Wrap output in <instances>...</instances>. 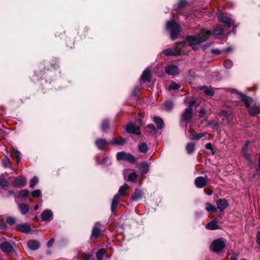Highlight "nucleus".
Here are the masks:
<instances>
[{
    "label": "nucleus",
    "mask_w": 260,
    "mask_h": 260,
    "mask_svg": "<svg viewBox=\"0 0 260 260\" xmlns=\"http://www.w3.org/2000/svg\"><path fill=\"white\" fill-rule=\"evenodd\" d=\"M27 245L30 250L35 251L40 247V243L36 240H30Z\"/></svg>",
    "instance_id": "4468645a"
},
{
    "label": "nucleus",
    "mask_w": 260,
    "mask_h": 260,
    "mask_svg": "<svg viewBox=\"0 0 260 260\" xmlns=\"http://www.w3.org/2000/svg\"><path fill=\"white\" fill-rule=\"evenodd\" d=\"M138 91V89L137 88H135L133 92V94L134 95V96H136L137 95V92Z\"/></svg>",
    "instance_id": "e2e57ef3"
},
{
    "label": "nucleus",
    "mask_w": 260,
    "mask_h": 260,
    "mask_svg": "<svg viewBox=\"0 0 260 260\" xmlns=\"http://www.w3.org/2000/svg\"><path fill=\"white\" fill-rule=\"evenodd\" d=\"M41 217L44 221H50L53 217V212L49 209L45 210L42 213Z\"/></svg>",
    "instance_id": "f8f14e48"
},
{
    "label": "nucleus",
    "mask_w": 260,
    "mask_h": 260,
    "mask_svg": "<svg viewBox=\"0 0 260 260\" xmlns=\"http://www.w3.org/2000/svg\"><path fill=\"white\" fill-rule=\"evenodd\" d=\"M230 260H237V259H236V258L235 257V256L234 255H233L232 256H231Z\"/></svg>",
    "instance_id": "338daca9"
},
{
    "label": "nucleus",
    "mask_w": 260,
    "mask_h": 260,
    "mask_svg": "<svg viewBox=\"0 0 260 260\" xmlns=\"http://www.w3.org/2000/svg\"><path fill=\"white\" fill-rule=\"evenodd\" d=\"M196 101L192 100L190 101L187 107L184 110L181 114V120L182 122H188L190 121L193 116L192 106L195 104Z\"/></svg>",
    "instance_id": "20e7f679"
},
{
    "label": "nucleus",
    "mask_w": 260,
    "mask_h": 260,
    "mask_svg": "<svg viewBox=\"0 0 260 260\" xmlns=\"http://www.w3.org/2000/svg\"><path fill=\"white\" fill-rule=\"evenodd\" d=\"M153 122L156 124L157 125V127L159 129H161L164 126V121L159 116H154L153 118Z\"/></svg>",
    "instance_id": "aec40b11"
},
{
    "label": "nucleus",
    "mask_w": 260,
    "mask_h": 260,
    "mask_svg": "<svg viewBox=\"0 0 260 260\" xmlns=\"http://www.w3.org/2000/svg\"><path fill=\"white\" fill-rule=\"evenodd\" d=\"M128 188L129 186L127 184H124L123 186L120 187L118 194H120L121 196L124 195L126 191Z\"/></svg>",
    "instance_id": "7c9ffc66"
},
{
    "label": "nucleus",
    "mask_w": 260,
    "mask_h": 260,
    "mask_svg": "<svg viewBox=\"0 0 260 260\" xmlns=\"http://www.w3.org/2000/svg\"><path fill=\"white\" fill-rule=\"evenodd\" d=\"M125 154H126V153L124 152H118L116 154V157H117V160H124V157L125 156Z\"/></svg>",
    "instance_id": "79ce46f5"
},
{
    "label": "nucleus",
    "mask_w": 260,
    "mask_h": 260,
    "mask_svg": "<svg viewBox=\"0 0 260 260\" xmlns=\"http://www.w3.org/2000/svg\"><path fill=\"white\" fill-rule=\"evenodd\" d=\"M185 42H182L177 44L176 47L173 49L168 48L164 51V55L166 56L179 55L181 53L182 48L184 46Z\"/></svg>",
    "instance_id": "39448f33"
},
{
    "label": "nucleus",
    "mask_w": 260,
    "mask_h": 260,
    "mask_svg": "<svg viewBox=\"0 0 260 260\" xmlns=\"http://www.w3.org/2000/svg\"><path fill=\"white\" fill-rule=\"evenodd\" d=\"M120 196L118 194L115 195L114 199L112 202L111 209L112 212L114 211L117 208L119 204Z\"/></svg>",
    "instance_id": "412c9836"
},
{
    "label": "nucleus",
    "mask_w": 260,
    "mask_h": 260,
    "mask_svg": "<svg viewBox=\"0 0 260 260\" xmlns=\"http://www.w3.org/2000/svg\"><path fill=\"white\" fill-rule=\"evenodd\" d=\"M14 192L13 191H10L9 192V196L10 197L14 194Z\"/></svg>",
    "instance_id": "0e129e2a"
},
{
    "label": "nucleus",
    "mask_w": 260,
    "mask_h": 260,
    "mask_svg": "<svg viewBox=\"0 0 260 260\" xmlns=\"http://www.w3.org/2000/svg\"><path fill=\"white\" fill-rule=\"evenodd\" d=\"M128 171L129 170L128 169L124 170L123 175L124 178H126V176L127 175V180L128 181L132 182H135L138 177L137 174L135 172H132L127 174Z\"/></svg>",
    "instance_id": "dca6fc26"
},
{
    "label": "nucleus",
    "mask_w": 260,
    "mask_h": 260,
    "mask_svg": "<svg viewBox=\"0 0 260 260\" xmlns=\"http://www.w3.org/2000/svg\"><path fill=\"white\" fill-rule=\"evenodd\" d=\"M92 256V255L89 253H83L82 255V257L84 260H88Z\"/></svg>",
    "instance_id": "864d4df0"
},
{
    "label": "nucleus",
    "mask_w": 260,
    "mask_h": 260,
    "mask_svg": "<svg viewBox=\"0 0 260 260\" xmlns=\"http://www.w3.org/2000/svg\"><path fill=\"white\" fill-rule=\"evenodd\" d=\"M16 227L18 230L24 233H27L30 230L29 226L26 223L18 224Z\"/></svg>",
    "instance_id": "6ab92c4d"
},
{
    "label": "nucleus",
    "mask_w": 260,
    "mask_h": 260,
    "mask_svg": "<svg viewBox=\"0 0 260 260\" xmlns=\"http://www.w3.org/2000/svg\"><path fill=\"white\" fill-rule=\"evenodd\" d=\"M212 32L206 29H202L200 33L194 36H189L187 37L185 43H188V45L192 47V49H198L199 45L205 42L211 35ZM186 44H185V45Z\"/></svg>",
    "instance_id": "f257e3e1"
},
{
    "label": "nucleus",
    "mask_w": 260,
    "mask_h": 260,
    "mask_svg": "<svg viewBox=\"0 0 260 260\" xmlns=\"http://www.w3.org/2000/svg\"><path fill=\"white\" fill-rule=\"evenodd\" d=\"M207 194L209 196H210L212 194V190H209L207 192Z\"/></svg>",
    "instance_id": "69168bd1"
},
{
    "label": "nucleus",
    "mask_w": 260,
    "mask_h": 260,
    "mask_svg": "<svg viewBox=\"0 0 260 260\" xmlns=\"http://www.w3.org/2000/svg\"><path fill=\"white\" fill-rule=\"evenodd\" d=\"M218 209L220 211H223L229 206V203L225 199H220L218 200L216 202Z\"/></svg>",
    "instance_id": "ddd939ff"
},
{
    "label": "nucleus",
    "mask_w": 260,
    "mask_h": 260,
    "mask_svg": "<svg viewBox=\"0 0 260 260\" xmlns=\"http://www.w3.org/2000/svg\"><path fill=\"white\" fill-rule=\"evenodd\" d=\"M95 144L100 150L104 149L108 144V142L103 139H98L95 141Z\"/></svg>",
    "instance_id": "f3484780"
},
{
    "label": "nucleus",
    "mask_w": 260,
    "mask_h": 260,
    "mask_svg": "<svg viewBox=\"0 0 260 260\" xmlns=\"http://www.w3.org/2000/svg\"><path fill=\"white\" fill-rule=\"evenodd\" d=\"M141 79L144 82H150V71L148 69L145 70L143 72V73L141 76Z\"/></svg>",
    "instance_id": "5701e85b"
},
{
    "label": "nucleus",
    "mask_w": 260,
    "mask_h": 260,
    "mask_svg": "<svg viewBox=\"0 0 260 260\" xmlns=\"http://www.w3.org/2000/svg\"><path fill=\"white\" fill-rule=\"evenodd\" d=\"M111 164V160L108 157H104L103 159L102 165H109Z\"/></svg>",
    "instance_id": "603ef678"
},
{
    "label": "nucleus",
    "mask_w": 260,
    "mask_h": 260,
    "mask_svg": "<svg viewBox=\"0 0 260 260\" xmlns=\"http://www.w3.org/2000/svg\"><path fill=\"white\" fill-rule=\"evenodd\" d=\"M211 53L215 55H218L221 53V51L218 49H213L211 50Z\"/></svg>",
    "instance_id": "4d7b16f0"
},
{
    "label": "nucleus",
    "mask_w": 260,
    "mask_h": 260,
    "mask_svg": "<svg viewBox=\"0 0 260 260\" xmlns=\"http://www.w3.org/2000/svg\"><path fill=\"white\" fill-rule=\"evenodd\" d=\"M13 154L19 161L21 159V153L16 148H13Z\"/></svg>",
    "instance_id": "de8ad7c7"
},
{
    "label": "nucleus",
    "mask_w": 260,
    "mask_h": 260,
    "mask_svg": "<svg viewBox=\"0 0 260 260\" xmlns=\"http://www.w3.org/2000/svg\"><path fill=\"white\" fill-rule=\"evenodd\" d=\"M125 143V140L124 139H121L120 140H116L115 139L112 140L111 141V144L114 145H123Z\"/></svg>",
    "instance_id": "f704fd0d"
},
{
    "label": "nucleus",
    "mask_w": 260,
    "mask_h": 260,
    "mask_svg": "<svg viewBox=\"0 0 260 260\" xmlns=\"http://www.w3.org/2000/svg\"><path fill=\"white\" fill-rule=\"evenodd\" d=\"M247 144H248V142L246 143V144H245V146L243 147L242 149H243V156L244 157V158L245 159H246L247 160H248L249 162H250V158H249V155L246 152V147H247Z\"/></svg>",
    "instance_id": "a18cd8bd"
},
{
    "label": "nucleus",
    "mask_w": 260,
    "mask_h": 260,
    "mask_svg": "<svg viewBox=\"0 0 260 260\" xmlns=\"http://www.w3.org/2000/svg\"><path fill=\"white\" fill-rule=\"evenodd\" d=\"M204 136V134L200 133L196 135H192L190 137L191 140H198L200 138H202Z\"/></svg>",
    "instance_id": "c03bdc74"
},
{
    "label": "nucleus",
    "mask_w": 260,
    "mask_h": 260,
    "mask_svg": "<svg viewBox=\"0 0 260 260\" xmlns=\"http://www.w3.org/2000/svg\"><path fill=\"white\" fill-rule=\"evenodd\" d=\"M54 242V239L52 238L50 239V240L47 242V246L48 247H50L52 245V244Z\"/></svg>",
    "instance_id": "6e6d98bb"
},
{
    "label": "nucleus",
    "mask_w": 260,
    "mask_h": 260,
    "mask_svg": "<svg viewBox=\"0 0 260 260\" xmlns=\"http://www.w3.org/2000/svg\"><path fill=\"white\" fill-rule=\"evenodd\" d=\"M225 242L222 238L213 241L210 247V249L214 252L218 253L225 247Z\"/></svg>",
    "instance_id": "0eeeda50"
},
{
    "label": "nucleus",
    "mask_w": 260,
    "mask_h": 260,
    "mask_svg": "<svg viewBox=\"0 0 260 260\" xmlns=\"http://www.w3.org/2000/svg\"><path fill=\"white\" fill-rule=\"evenodd\" d=\"M256 242L260 247V232H258L256 236Z\"/></svg>",
    "instance_id": "13d9d810"
},
{
    "label": "nucleus",
    "mask_w": 260,
    "mask_h": 260,
    "mask_svg": "<svg viewBox=\"0 0 260 260\" xmlns=\"http://www.w3.org/2000/svg\"><path fill=\"white\" fill-rule=\"evenodd\" d=\"M148 148L145 142H142L139 145V150L141 152L146 153L148 151Z\"/></svg>",
    "instance_id": "cd10ccee"
},
{
    "label": "nucleus",
    "mask_w": 260,
    "mask_h": 260,
    "mask_svg": "<svg viewBox=\"0 0 260 260\" xmlns=\"http://www.w3.org/2000/svg\"><path fill=\"white\" fill-rule=\"evenodd\" d=\"M41 192L40 190L36 189L31 192V195L35 198L39 197L41 196Z\"/></svg>",
    "instance_id": "09e8293b"
},
{
    "label": "nucleus",
    "mask_w": 260,
    "mask_h": 260,
    "mask_svg": "<svg viewBox=\"0 0 260 260\" xmlns=\"http://www.w3.org/2000/svg\"><path fill=\"white\" fill-rule=\"evenodd\" d=\"M166 29L170 32L171 39L173 40L178 37L180 31V26L173 20L168 21L166 23Z\"/></svg>",
    "instance_id": "7ed1b4c3"
},
{
    "label": "nucleus",
    "mask_w": 260,
    "mask_h": 260,
    "mask_svg": "<svg viewBox=\"0 0 260 260\" xmlns=\"http://www.w3.org/2000/svg\"><path fill=\"white\" fill-rule=\"evenodd\" d=\"M186 3V2L185 1V0H180L178 4V7L181 8L184 7Z\"/></svg>",
    "instance_id": "5fc2aeb1"
},
{
    "label": "nucleus",
    "mask_w": 260,
    "mask_h": 260,
    "mask_svg": "<svg viewBox=\"0 0 260 260\" xmlns=\"http://www.w3.org/2000/svg\"><path fill=\"white\" fill-rule=\"evenodd\" d=\"M174 107V103L172 101H167L164 103L163 109L167 111H170Z\"/></svg>",
    "instance_id": "a878e982"
},
{
    "label": "nucleus",
    "mask_w": 260,
    "mask_h": 260,
    "mask_svg": "<svg viewBox=\"0 0 260 260\" xmlns=\"http://www.w3.org/2000/svg\"><path fill=\"white\" fill-rule=\"evenodd\" d=\"M166 73L172 76H175L178 74L179 70L176 66L170 64L167 66L165 68Z\"/></svg>",
    "instance_id": "9b49d317"
},
{
    "label": "nucleus",
    "mask_w": 260,
    "mask_h": 260,
    "mask_svg": "<svg viewBox=\"0 0 260 260\" xmlns=\"http://www.w3.org/2000/svg\"><path fill=\"white\" fill-rule=\"evenodd\" d=\"M206 226L207 229L211 230H216L219 228V225L217 222L215 220L210 221L206 225Z\"/></svg>",
    "instance_id": "bb28decb"
},
{
    "label": "nucleus",
    "mask_w": 260,
    "mask_h": 260,
    "mask_svg": "<svg viewBox=\"0 0 260 260\" xmlns=\"http://www.w3.org/2000/svg\"><path fill=\"white\" fill-rule=\"evenodd\" d=\"M238 94L239 96V98L245 103V106L247 108H249V113L252 116H255V115L260 113V106L257 105H254L251 107H249L250 104L252 103V99L250 97H248L245 95L242 92H238Z\"/></svg>",
    "instance_id": "f03ea898"
},
{
    "label": "nucleus",
    "mask_w": 260,
    "mask_h": 260,
    "mask_svg": "<svg viewBox=\"0 0 260 260\" xmlns=\"http://www.w3.org/2000/svg\"><path fill=\"white\" fill-rule=\"evenodd\" d=\"M39 209V206L38 205H36L34 207L35 210H37Z\"/></svg>",
    "instance_id": "774afa93"
},
{
    "label": "nucleus",
    "mask_w": 260,
    "mask_h": 260,
    "mask_svg": "<svg viewBox=\"0 0 260 260\" xmlns=\"http://www.w3.org/2000/svg\"><path fill=\"white\" fill-rule=\"evenodd\" d=\"M195 145L193 143L190 142L187 144L186 146V151L188 153L191 154L194 150Z\"/></svg>",
    "instance_id": "2f4dec72"
},
{
    "label": "nucleus",
    "mask_w": 260,
    "mask_h": 260,
    "mask_svg": "<svg viewBox=\"0 0 260 260\" xmlns=\"http://www.w3.org/2000/svg\"><path fill=\"white\" fill-rule=\"evenodd\" d=\"M2 162L3 164V165L5 168L10 167L11 165V162L10 159L7 157H5L2 159Z\"/></svg>",
    "instance_id": "4c0bfd02"
},
{
    "label": "nucleus",
    "mask_w": 260,
    "mask_h": 260,
    "mask_svg": "<svg viewBox=\"0 0 260 260\" xmlns=\"http://www.w3.org/2000/svg\"><path fill=\"white\" fill-rule=\"evenodd\" d=\"M16 244L14 242H9L5 241L0 244V249L1 251L6 254H9L10 253L15 251L14 247Z\"/></svg>",
    "instance_id": "423d86ee"
},
{
    "label": "nucleus",
    "mask_w": 260,
    "mask_h": 260,
    "mask_svg": "<svg viewBox=\"0 0 260 260\" xmlns=\"http://www.w3.org/2000/svg\"><path fill=\"white\" fill-rule=\"evenodd\" d=\"M194 183L197 188H201L206 185L207 181L203 177L200 176L195 179Z\"/></svg>",
    "instance_id": "2eb2a0df"
},
{
    "label": "nucleus",
    "mask_w": 260,
    "mask_h": 260,
    "mask_svg": "<svg viewBox=\"0 0 260 260\" xmlns=\"http://www.w3.org/2000/svg\"><path fill=\"white\" fill-rule=\"evenodd\" d=\"M146 128L147 129V131L152 134H155L156 133V129L154 126L152 124H148L146 126Z\"/></svg>",
    "instance_id": "58836bf2"
},
{
    "label": "nucleus",
    "mask_w": 260,
    "mask_h": 260,
    "mask_svg": "<svg viewBox=\"0 0 260 260\" xmlns=\"http://www.w3.org/2000/svg\"><path fill=\"white\" fill-rule=\"evenodd\" d=\"M180 87V85L179 84H177L175 82H172L171 84L170 85L169 88L170 89H177L179 88Z\"/></svg>",
    "instance_id": "49530a36"
},
{
    "label": "nucleus",
    "mask_w": 260,
    "mask_h": 260,
    "mask_svg": "<svg viewBox=\"0 0 260 260\" xmlns=\"http://www.w3.org/2000/svg\"><path fill=\"white\" fill-rule=\"evenodd\" d=\"M18 208L22 214L25 215L28 212L29 208L28 206L23 203H20L18 204Z\"/></svg>",
    "instance_id": "b1692460"
},
{
    "label": "nucleus",
    "mask_w": 260,
    "mask_h": 260,
    "mask_svg": "<svg viewBox=\"0 0 260 260\" xmlns=\"http://www.w3.org/2000/svg\"><path fill=\"white\" fill-rule=\"evenodd\" d=\"M29 194V191L26 190V189H24V190H22L21 191H20L19 193V197L21 198H24V197H26Z\"/></svg>",
    "instance_id": "37998d69"
},
{
    "label": "nucleus",
    "mask_w": 260,
    "mask_h": 260,
    "mask_svg": "<svg viewBox=\"0 0 260 260\" xmlns=\"http://www.w3.org/2000/svg\"><path fill=\"white\" fill-rule=\"evenodd\" d=\"M0 228L2 229H5L7 228V225L5 223H0Z\"/></svg>",
    "instance_id": "680f3d73"
},
{
    "label": "nucleus",
    "mask_w": 260,
    "mask_h": 260,
    "mask_svg": "<svg viewBox=\"0 0 260 260\" xmlns=\"http://www.w3.org/2000/svg\"><path fill=\"white\" fill-rule=\"evenodd\" d=\"M233 65V61L230 59H226L224 62V67L228 69H231Z\"/></svg>",
    "instance_id": "a19ab883"
},
{
    "label": "nucleus",
    "mask_w": 260,
    "mask_h": 260,
    "mask_svg": "<svg viewBox=\"0 0 260 260\" xmlns=\"http://www.w3.org/2000/svg\"><path fill=\"white\" fill-rule=\"evenodd\" d=\"M206 206V209L209 212H215L217 211L216 208L210 203H207Z\"/></svg>",
    "instance_id": "72a5a7b5"
},
{
    "label": "nucleus",
    "mask_w": 260,
    "mask_h": 260,
    "mask_svg": "<svg viewBox=\"0 0 260 260\" xmlns=\"http://www.w3.org/2000/svg\"><path fill=\"white\" fill-rule=\"evenodd\" d=\"M125 131L127 133L136 134L138 136L141 135L140 127L135 124L129 123L125 126Z\"/></svg>",
    "instance_id": "1a4fd4ad"
},
{
    "label": "nucleus",
    "mask_w": 260,
    "mask_h": 260,
    "mask_svg": "<svg viewBox=\"0 0 260 260\" xmlns=\"http://www.w3.org/2000/svg\"><path fill=\"white\" fill-rule=\"evenodd\" d=\"M200 89L202 90H203L204 92L209 96H212L214 94V91L212 89L208 88L205 86H201Z\"/></svg>",
    "instance_id": "c756f323"
},
{
    "label": "nucleus",
    "mask_w": 260,
    "mask_h": 260,
    "mask_svg": "<svg viewBox=\"0 0 260 260\" xmlns=\"http://www.w3.org/2000/svg\"><path fill=\"white\" fill-rule=\"evenodd\" d=\"M109 128V121L104 120L101 124V129L103 132H106Z\"/></svg>",
    "instance_id": "e433bc0d"
},
{
    "label": "nucleus",
    "mask_w": 260,
    "mask_h": 260,
    "mask_svg": "<svg viewBox=\"0 0 260 260\" xmlns=\"http://www.w3.org/2000/svg\"><path fill=\"white\" fill-rule=\"evenodd\" d=\"M143 192L140 189H136L131 197L134 201H137L142 198Z\"/></svg>",
    "instance_id": "4be33fe9"
},
{
    "label": "nucleus",
    "mask_w": 260,
    "mask_h": 260,
    "mask_svg": "<svg viewBox=\"0 0 260 260\" xmlns=\"http://www.w3.org/2000/svg\"><path fill=\"white\" fill-rule=\"evenodd\" d=\"M101 235V230L97 227H94L92 231L91 240L94 241Z\"/></svg>",
    "instance_id": "a211bd4d"
},
{
    "label": "nucleus",
    "mask_w": 260,
    "mask_h": 260,
    "mask_svg": "<svg viewBox=\"0 0 260 260\" xmlns=\"http://www.w3.org/2000/svg\"><path fill=\"white\" fill-rule=\"evenodd\" d=\"M6 222L10 224H13L15 222V218L12 217H9L7 218Z\"/></svg>",
    "instance_id": "3c124183"
},
{
    "label": "nucleus",
    "mask_w": 260,
    "mask_h": 260,
    "mask_svg": "<svg viewBox=\"0 0 260 260\" xmlns=\"http://www.w3.org/2000/svg\"><path fill=\"white\" fill-rule=\"evenodd\" d=\"M39 179L37 176H34L30 181L29 187L33 188L36 184L38 182Z\"/></svg>",
    "instance_id": "ea45409f"
},
{
    "label": "nucleus",
    "mask_w": 260,
    "mask_h": 260,
    "mask_svg": "<svg viewBox=\"0 0 260 260\" xmlns=\"http://www.w3.org/2000/svg\"><path fill=\"white\" fill-rule=\"evenodd\" d=\"M124 160H126L130 162H134L135 161V158L132 154L126 153Z\"/></svg>",
    "instance_id": "c9c22d12"
},
{
    "label": "nucleus",
    "mask_w": 260,
    "mask_h": 260,
    "mask_svg": "<svg viewBox=\"0 0 260 260\" xmlns=\"http://www.w3.org/2000/svg\"><path fill=\"white\" fill-rule=\"evenodd\" d=\"M217 15L218 20L225 23L228 26L230 27L234 25V21L221 12H218Z\"/></svg>",
    "instance_id": "6e6552de"
},
{
    "label": "nucleus",
    "mask_w": 260,
    "mask_h": 260,
    "mask_svg": "<svg viewBox=\"0 0 260 260\" xmlns=\"http://www.w3.org/2000/svg\"><path fill=\"white\" fill-rule=\"evenodd\" d=\"M105 249H99L96 253V257L97 258L98 260H102L103 255L105 253Z\"/></svg>",
    "instance_id": "473e14b6"
},
{
    "label": "nucleus",
    "mask_w": 260,
    "mask_h": 260,
    "mask_svg": "<svg viewBox=\"0 0 260 260\" xmlns=\"http://www.w3.org/2000/svg\"><path fill=\"white\" fill-rule=\"evenodd\" d=\"M223 28L220 25H217L214 29L213 34L220 35L223 33Z\"/></svg>",
    "instance_id": "c85d7f7f"
},
{
    "label": "nucleus",
    "mask_w": 260,
    "mask_h": 260,
    "mask_svg": "<svg viewBox=\"0 0 260 260\" xmlns=\"http://www.w3.org/2000/svg\"><path fill=\"white\" fill-rule=\"evenodd\" d=\"M139 169L141 174H145L148 171L149 165L147 162H142L140 165Z\"/></svg>",
    "instance_id": "393cba45"
},
{
    "label": "nucleus",
    "mask_w": 260,
    "mask_h": 260,
    "mask_svg": "<svg viewBox=\"0 0 260 260\" xmlns=\"http://www.w3.org/2000/svg\"><path fill=\"white\" fill-rule=\"evenodd\" d=\"M233 48L232 47H229L228 48H226L224 51L226 52H231L232 51H233Z\"/></svg>",
    "instance_id": "052dcab7"
},
{
    "label": "nucleus",
    "mask_w": 260,
    "mask_h": 260,
    "mask_svg": "<svg viewBox=\"0 0 260 260\" xmlns=\"http://www.w3.org/2000/svg\"><path fill=\"white\" fill-rule=\"evenodd\" d=\"M205 147L207 149H210V150H212V145L211 143H207L205 145Z\"/></svg>",
    "instance_id": "bf43d9fd"
},
{
    "label": "nucleus",
    "mask_w": 260,
    "mask_h": 260,
    "mask_svg": "<svg viewBox=\"0 0 260 260\" xmlns=\"http://www.w3.org/2000/svg\"><path fill=\"white\" fill-rule=\"evenodd\" d=\"M27 179L23 176H19L16 178L13 181V185L14 187H20L25 186L26 184Z\"/></svg>",
    "instance_id": "9d476101"
},
{
    "label": "nucleus",
    "mask_w": 260,
    "mask_h": 260,
    "mask_svg": "<svg viewBox=\"0 0 260 260\" xmlns=\"http://www.w3.org/2000/svg\"><path fill=\"white\" fill-rule=\"evenodd\" d=\"M8 183L7 181L5 179H0V186L4 187L8 186Z\"/></svg>",
    "instance_id": "8fccbe9b"
}]
</instances>
